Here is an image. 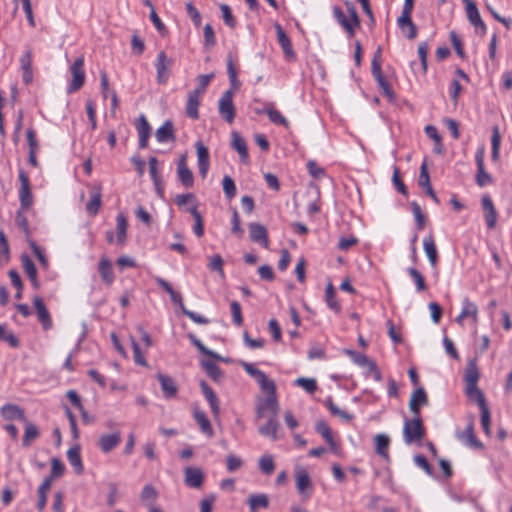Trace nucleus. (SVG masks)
I'll return each mask as SVG.
<instances>
[{"mask_svg":"<svg viewBox=\"0 0 512 512\" xmlns=\"http://www.w3.org/2000/svg\"><path fill=\"white\" fill-rule=\"evenodd\" d=\"M295 384L310 394L317 390V383L313 378L300 377L295 380Z\"/></svg>","mask_w":512,"mask_h":512,"instance_id":"obj_57","label":"nucleus"},{"mask_svg":"<svg viewBox=\"0 0 512 512\" xmlns=\"http://www.w3.org/2000/svg\"><path fill=\"white\" fill-rule=\"evenodd\" d=\"M466 7V14L470 23L476 28H480L482 33L486 32V25L480 17L478 8L473 0H462Z\"/></svg>","mask_w":512,"mask_h":512,"instance_id":"obj_15","label":"nucleus"},{"mask_svg":"<svg viewBox=\"0 0 512 512\" xmlns=\"http://www.w3.org/2000/svg\"><path fill=\"white\" fill-rule=\"evenodd\" d=\"M19 62L22 70L23 82L26 85H29L33 80L32 50L30 48L23 52L19 59Z\"/></svg>","mask_w":512,"mask_h":512,"instance_id":"obj_16","label":"nucleus"},{"mask_svg":"<svg viewBox=\"0 0 512 512\" xmlns=\"http://www.w3.org/2000/svg\"><path fill=\"white\" fill-rule=\"evenodd\" d=\"M480 373L477 367V363L475 359H471L465 369V386L466 385H477L479 380Z\"/></svg>","mask_w":512,"mask_h":512,"instance_id":"obj_38","label":"nucleus"},{"mask_svg":"<svg viewBox=\"0 0 512 512\" xmlns=\"http://www.w3.org/2000/svg\"><path fill=\"white\" fill-rule=\"evenodd\" d=\"M33 305L35 307L38 319L42 324L43 329H50L52 327V320L43 300L40 297L36 296L33 299Z\"/></svg>","mask_w":512,"mask_h":512,"instance_id":"obj_20","label":"nucleus"},{"mask_svg":"<svg viewBox=\"0 0 512 512\" xmlns=\"http://www.w3.org/2000/svg\"><path fill=\"white\" fill-rule=\"evenodd\" d=\"M397 24L401 31L406 35L408 39H414L417 35L416 26L410 18V22L406 23L401 21V17L398 18Z\"/></svg>","mask_w":512,"mask_h":512,"instance_id":"obj_55","label":"nucleus"},{"mask_svg":"<svg viewBox=\"0 0 512 512\" xmlns=\"http://www.w3.org/2000/svg\"><path fill=\"white\" fill-rule=\"evenodd\" d=\"M203 95L199 94V92L190 91L187 97L186 103V115L191 119H198L199 112L198 107L200 105L201 99Z\"/></svg>","mask_w":512,"mask_h":512,"instance_id":"obj_23","label":"nucleus"},{"mask_svg":"<svg viewBox=\"0 0 512 512\" xmlns=\"http://www.w3.org/2000/svg\"><path fill=\"white\" fill-rule=\"evenodd\" d=\"M485 148L481 146L477 149L475 154V161L477 165L476 183L480 187H484L492 183V177L485 170L484 165Z\"/></svg>","mask_w":512,"mask_h":512,"instance_id":"obj_7","label":"nucleus"},{"mask_svg":"<svg viewBox=\"0 0 512 512\" xmlns=\"http://www.w3.org/2000/svg\"><path fill=\"white\" fill-rule=\"evenodd\" d=\"M98 271L102 281L107 285L111 286L114 282V274L111 261L103 257L100 259L98 264Z\"/></svg>","mask_w":512,"mask_h":512,"instance_id":"obj_28","label":"nucleus"},{"mask_svg":"<svg viewBox=\"0 0 512 512\" xmlns=\"http://www.w3.org/2000/svg\"><path fill=\"white\" fill-rule=\"evenodd\" d=\"M408 273L413 278V280L415 281L416 290L418 292H423V291H425L427 289L424 277L422 276V274L417 269H415L413 267H410V268H408Z\"/></svg>","mask_w":512,"mask_h":512,"instance_id":"obj_61","label":"nucleus"},{"mask_svg":"<svg viewBox=\"0 0 512 512\" xmlns=\"http://www.w3.org/2000/svg\"><path fill=\"white\" fill-rule=\"evenodd\" d=\"M232 147L238 152L242 162L248 161V151L245 139L238 133L232 132Z\"/></svg>","mask_w":512,"mask_h":512,"instance_id":"obj_34","label":"nucleus"},{"mask_svg":"<svg viewBox=\"0 0 512 512\" xmlns=\"http://www.w3.org/2000/svg\"><path fill=\"white\" fill-rule=\"evenodd\" d=\"M52 485H50L49 480H43L40 486L38 487L37 494L38 500L36 503L37 510L39 512H43L46 504H47V495L50 491Z\"/></svg>","mask_w":512,"mask_h":512,"instance_id":"obj_39","label":"nucleus"},{"mask_svg":"<svg viewBox=\"0 0 512 512\" xmlns=\"http://www.w3.org/2000/svg\"><path fill=\"white\" fill-rule=\"evenodd\" d=\"M325 301L328 307L336 313H339L341 310V306L336 299V292L331 283H329L326 287L325 291Z\"/></svg>","mask_w":512,"mask_h":512,"instance_id":"obj_49","label":"nucleus"},{"mask_svg":"<svg viewBox=\"0 0 512 512\" xmlns=\"http://www.w3.org/2000/svg\"><path fill=\"white\" fill-rule=\"evenodd\" d=\"M263 392L267 394V397L258 404L257 416L262 417L266 412L270 413L271 416H277L279 411V404L276 398V385L274 384L273 392Z\"/></svg>","mask_w":512,"mask_h":512,"instance_id":"obj_6","label":"nucleus"},{"mask_svg":"<svg viewBox=\"0 0 512 512\" xmlns=\"http://www.w3.org/2000/svg\"><path fill=\"white\" fill-rule=\"evenodd\" d=\"M65 472V466L62 461L58 458L51 459V472L50 475L45 477L43 480H49L50 485H52L54 479L61 477Z\"/></svg>","mask_w":512,"mask_h":512,"instance_id":"obj_45","label":"nucleus"},{"mask_svg":"<svg viewBox=\"0 0 512 512\" xmlns=\"http://www.w3.org/2000/svg\"><path fill=\"white\" fill-rule=\"evenodd\" d=\"M418 184L420 187L425 189L427 194L429 193L430 189H433L430 183V177L425 163L421 165Z\"/></svg>","mask_w":512,"mask_h":512,"instance_id":"obj_58","label":"nucleus"},{"mask_svg":"<svg viewBox=\"0 0 512 512\" xmlns=\"http://www.w3.org/2000/svg\"><path fill=\"white\" fill-rule=\"evenodd\" d=\"M101 187L94 186L90 191V199L86 204V210L91 215H96L101 206Z\"/></svg>","mask_w":512,"mask_h":512,"instance_id":"obj_30","label":"nucleus"},{"mask_svg":"<svg viewBox=\"0 0 512 512\" xmlns=\"http://www.w3.org/2000/svg\"><path fill=\"white\" fill-rule=\"evenodd\" d=\"M137 131L139 135V148L144 149L148 145L151 134V126L144 115H141L138 119Z\"/></svg>","mask_w":512,"mask_h":512,"instance_id":"obj_25","label":"nucleus"},{"mask_svg":"<svg viewBox=\"0 0 512 512\" xmlns=\"http://www.w3.org/2000/svg\"><path fill=\"white\" fill-rule=\"evenodd\" d=\"M67 459L77 474H81L84 470L78 445L73 446L67 451Z\"/></svg>","mask_w":512,"mask_h":512,"instance_id":"obj_35","label":"nucleus"},{"mask_svg":"<svg viewBox=\"0 0 512 512\" xmlns=\"http://www.w3.org/2000/svg\"><path fill=\"white\" fill-rule=\"evenodd\" d=\"M425 436V428L420 416H413L405 420L403 427V438L406 444L419 443Z\"/></svg>","mask_w":512,"mask_h":512,"instance_id":"obj_1","label":"nucleus"},{"mask_svg":"<svg viewBox=\"0 0 512 512\" xmlns=\"http://www.w3.org/2000/svg\"><path fill=\"white\" fill-rule=\"evenodd\" d=\"M278 427L279 423L277 421V416H270L266 423L259 427V433L265 437L271 438L272 440H276Z\"/></svg>","mask_w":512,"mask_h":512,"instance_id":"obj_31","label":"nucleus"},{"mask_svg":"<svg viewBox=\"0 0 512 512\" xmlns=\"http://www.w3.org/2000/svg\"><path fill=\"white\" fill-rule=\"evenodd\" d=\"M26 138L28 144V153H37L40 150V143L37 139L36 131L30 127L26 131Z\"/></svg>","mask_w":512,"mask_h":512,"instance_id":"obj_51","label":"nucleus"},{"mask_svg":"<svg viewBox=\"0 0 512 512\" xmlns=\"http://www.w3.org/2000/svg\"><path fill=\"white\" fill-rule=\"evenodd\" d=\"M423 247L431 266H436L438 262V252L432 235L424 238Z\"/></svg>","mask_w":512,"mask_h":512,"instance_id":"obj_36","label":"nucleus"},{"mask_svg":"<svg viewBox=\"0 0 512 512\" xmlns=\"http://www.w3.org/2000/svg\"><path fill=\"white\" fill-rule=\"evenodd\" d=\"M295 480H296L297 490L301 494H303L308 488L311 487L310 477L305 470L297 471Z\"/></svg>","mask_w":512,"mask_h":512,"instance_id":"obj_50","label":"nucleus"},{"mask_svg":"<svg viewBox=\"0 0 512 512\" xmlns=\"http://www.w3.org/2000/svg\"><path fill=\"white\" fill-rule=\"evenodd\" d=\"M177 174L179 180L185 187H192L194 184V178L191 170L188 168L186 163V156H182L178 162Z\"/></svg>","mask_w":512,"mask_h":512,"instance_id":"obj_26","label":"nucleus"},{"mask_svg":"<svg viewBox=\"0 0 512 512\" xmlns=\"http://www.w3.org/2000/svg\"><path fill=\"white\" fill-rule=\"evenodd\" d=\"M25 423V432L22 440V445L24 447H29L34 440H36L40 433L36 425L28 422L26 420Z\"/></svg>","mask_w":512,"mask_h":512,"instance_id":"obj_42","label":"nucleus"},{"mask_svg":"<svg viewBox=\"0 0 512 512\" xmlns=\"http://www.w3.org/2000/svg\"><path fill=\"white\" fill-rule=\"evenodd\" d=\"M218 112L222 119L229 124L233 123L236 115L235 106L233 104L232 90L225 91L219 99Z\"/></svg>","mask_w":512,"mask_h":512,"instance_id":"obj_3","label":"nucleus"},{"mask_svg":"<svg viewBox=\"0 0 512 512\" xmlns=\"http://www.w3.org/2000/svg\"><path fill=\"white\" fill-rule=\"evenodd\" d=\"M376 453L381 457L388 458V447L390 439L385 434H378L375 436Z\"/></svg>","mask_w":512,"mask_h":512,"instance_id":"obj_48","label":"nucleus"},{"mask_svg":"<svg viewBox=\"0 0 512 512\" xmlns=\"http://www.w3.org/2000/svg\"><path fill=\"white\" fill-rule=\"evenodd\" d=\"M457 437L461 442L472 448H482V443L477 439L474 433V426L472 422L468 423L463 431L458 432Z\"/></svg>","mask_w":512,"mask_h":512,"instance_id":"obj_21","label":"nucleus"},{"mask_svg":"<svg viewBox=\"0 0 512 512\" xmlns=\"http://www.w3.org/2000/svg\"><path fill=\"white\" fill-rule=\"evenodd\" d=\"M481 203L486 225L489 229H493L497 222V211L492 199L488 195H484L482 196Z\"/></svg>","mask_w":512,"mask_h":512,"instance_id":"obj_17","label":"nucleus"},{"mask_svg":"<svg viewBox=\"0 0 512 512\" xmlns=\"http://www.w3.org/2000/svg\"><path fill=\"white\" fill-rule=\"evenodd\" d=\"M20 190L19 200L22 209H29L33 204V196L31 193L30 182L23 170L19 172Z\"/></svg>","mask_w":512,"mask_h":512,"instance_id":"obj_8","label":"nucleus"},{"mask_svg":"<svg viewBox=\"0 0 512 512\" xmlns=\"http://www.w3.org/2000/svg\"><path fill=\"white\" fill-rule=\"evenodd\" d=\"M156 377L160 383L161 390H162L165 398H167V399L174 398L178 392V388H177V385H176L174 379L169 376H166L162 373H158L156 375Z\"/></svg>","mask_w":512,"mask_h":512,"instance_id":"obj_22","label":"nucleus"},{"mask_svg":"<svg viewBox=\"0 0 512 512\" xmlns=\"http://www.w3.org/2000/svg\"><path fill=\"white\" fill-rule=\"evenodd\" d=\"M275 30L277 33L278 43L280 44L283 50L285 58L288 60L294 59L295 53L288 35L285 33L281 25L278 23L275 24Z\"/></svg>","mask_w":512,"mask_h":512,"instance_id":"obj_19","label":"nucleus"},{"mask_svg":"<svg viewBox=\"0 0 512 512\" xmlns=\"http://www.w3.org/2000/svg\"><path fill=\"white\" fill-rule=\"evenodd\" d=\"M0 415L5 421L19 420L26 422L25 411L17 404H4L0 408Z\"/></svg>","mask_w":512,"mask_h":512,"instance_id":"obj_10","label":"nucleus"},{"mask_svg":"<svg viewBox=\"0 0 512 512\" xmlns=\"http://www.w3.org/2000/svg\"><path fill=\"white\" fill-rule=\"evenodd\" d=\"M411 210L416 220V226L419 230H422L425 226L426 217L423 214L420 205L413 201L411 203Z\"/></svg>","mask_w":512,"mask_h":512,"instance_id":"obj_56","label":"nucleus"},{"mask_svg":"<svg viewBox=\"0 0 512 512\" xmlns=\"http://www.w3.org/2000/svg\"><path fill=\"white\" fill-rule=\"evenodd\" d=\"M72 81L68 87V93L78 91L85 82L84 58L78 57L70 67Z\"/></svg>","mask_w":512,"mask_h":512,"instance_id":"obj_4","label":"nucleus"},{"mask_svg":"<svg viewBox=\"0 0 512 512\" xmlns=\"http://www.w3.org/2000/svg\"><path fill=\"white\" fill-rule=\"evenodd\" d=\"M174 58L169 57L164 50H161L156 57V82L159 85H165L172 75Z\"/></svg>","mask_w":512,"mask_h":512,"instance_id":"obj_2","label":"nucleus"},{"mask_svg":"<svg viewBox=\"0 0 512 512\" xmlns=\"http://www.w3.org/2000/svg\"><path fill=\"white\" fill-rule=\"evenodd\" d=\"M347 354L351 357L353 362L360 367L369 369L375 363L374 361L370 360L367 356L352 350H348Z\"/></svg>","mask_w":512,"mask_h":512,"instance_id":"obj_53","label":"nucleus"},{"mask_svg":"<svg viewBox=\"0 0 512 512\" xmlns=\"http://www.w3.org/2000/svg\"><path fill=\"white\" fill-rule=\"evenodd\" d=\"M206 373L211 377L214 381H219L222 378L221 369L213 362H205L203 363Z\"/></svg>","mask_w":512,"mask_h":512,"instance_id":"obj_62","label":"nucleus"},{"mask_svg":"<svg viewBox=\"0 0 512 512\" xmlns=\"http://www.w3.org/2000/svg\"><path fill=\"white\" fill-rule=\"evenodd\" d=\"M200 388H201V391H202L205 399L210 404V407H211L214 417H218L219 413H220V406H219V401H218L216 394L214 393V391L211 389V387L205 381L200 382Z\"/></svg>","mask_w":512,"mask_h":512,"instance_id":"obj_27","label":"nucleus"},{"mask_svg":"<svg viewBox=\"0 0 512 512\" xmlns=\"http://www.w3.org/2000/svg\"><path fill=\"white\" fill-rule=\"evenodd\" d=\"M21 260L23 269L27 276L29 277V279L31 280L33 287L38 288L39 284L37 280V269L35 264L27 255H23Z\"/></svg>","mask_w":512,"mask_h":512,"instance_id":"obj_40","label":"nucleus"},{"mask_svg":"<svg viewBox=\"0 0 512 512\" xmlns=\"http://www.w3.org/2000/svg\"><path fill=\"white\" fill-rule=\"evenodd\" d=\"M155 137L158 142L164 143L174 141V127L171 121H166L161 127L156 130Z\"/></svg>","mask_w":512,"mask_h":512,"instance_id":"obj_33","label":"nucleus"},{"mask_svg":"<svg viewBox=\"0 0 512 512\" xmlns=\"http://www.w3.org/2000/svg\"><path fill=\"white\" fill-rule=\"evenodd\" d=\"M500 145H501V136L499 133V128L494 126L492 129L491 135V159L493 162H498L500 159Z\"/></svg>","mask_w":512,"mask_h":512,"instance_id":"obj_43","label":"nucleus"},{"mask_svg":"<svg viewBox=\"0 0 512 512\" xmlns=\"http://www.w3.org/2000/svg\"><path fill=\"white\" fill-rule=\"evenodd\" d=\"M195 148L197 153L199 174L202 178H206L210 167L208 148L201 141L196 142Z\"/></svg>","mask_w":512,"mask_h":512,"instance_id":"obj_11","label":"nucleus"},{"mask_svg":"<svg viewBox=\"0 0 512 512\" xmlns=\"http://www.w3.org/2000/svg\"><path fill=\"white\" fill-rule=\"evenodd\" d=\"M465 318H470L473 323L478 321V307L474 302H471L468 298H464L462 301V310L456 318V322L459 325H463Z\"/></svg>","mask_w":512,"mask_h":512,"instance_id":"obj_14","label":"nucleus"},{"mask_svg":"<svg viewBox=\"0 0 512 512\" xmlns=\"http://www.w3.org/2000/svg\"><path fill=\"white\" fill-rule=\"evenodd\" d=\"M259 467L263 473L271 474L275 469L273 458L270 455L262 456L259 460Z\"/></svg>","mask_w":512,"mask_h":512,"instance_id":"obj_63","label":"nucleus"},{"mask_svg":"<svg viewBox=\"0 0 512 512\" xmlns=\"http://www.w3.org/2000/svg\"><path fill=\"white\" fill-rule=\"evenodd\" d=\"M247 504L250 512H259L260 509H267L269 507V497L264 493L251 494L247 498Z\"/></svg>","mask_w":512,"mask_h":512,"instance_id":"obj_29","label":"nucleus"},{"mask_svg":"<svg viewBox=\"0 0 512 512\" xmlns=\"http://www.w3.org/2000/svg\"><path fill=\"white\" fill-rule=\"evenodd\" d=\"M262 112L267 114L272 123L285 127L288 126L286 118L272 104L267 105Z\"/></svg>","mask_w":512,"mask_h":512,"instance_id":"obj_44","label":"nucleus"},{"mask_svg":"<svg viewBox=\"0 0 512 512\" xmlns=\"http://www.w3.org/2000/svg\"><path fill=\"white\" fill-rule=\"evenodd\" d=\"M249 234L253 242L263 245L265 248L268 247V236L266 228L258 223H251L249 225Z\"/></svg>","mask_w":512,"mask_h":512,"instance_id":"obj_24","label":"nucleus"},{"mask_svg":"<svg viewBox=\"0 0 512 512\" xmlns=\"http://www.w3.org/2000/svg\"><path fill=\"white\" fill-rule=\"evenodd\" d=\"M175 202L178 206L186 208H190L192 205L197 204L195 196L192 193L180 194L176 196Z\"/></svg>","mask_w":512,"mask_h":512,"instance_id":"obj_60","label":"nucleus"},{"mask_svg":"<svg viewBox=\"0 0 512 512\" xmlns=\"http://www.w3.org/2000/svg\"><path fill=\"white\" fill-rule=\"evenodd\" d=\"M213 78V74H202L197 77V87L193 90L194 92H199V94L204 95L206 88L208 87L211 79Z\"/></svg>","mask_w":512,"mask_h":512,"instance_id":"obj_64","label":"nucleus"},{"mask_svg":"<svg viewBox=\"0 0 512 512\" xmlns=\"http://www.w3.org/2000/svg\"><path fill=\"white\" fill-rule=\"evenodd\" d=\"M333 15L337 22L347 31L349 36L354 35V28L356 27L352 21L344 14L339 6L333 7Z\"/></svg>","mask_w":512,"mask_h":512,"instance_id":"obj_37","label":"nucleus"},{"mask_svg":"<svg viewBox=\"0 0 512 512\" xmlns=\"http://www.w3.org/2000/svg\"><path fill=\"white\" fill-rule=\"evenodd\" d=\"M465 393L470 400L477 402V404L479 405V408L487 405L485 402L484 394L478 388L477 385H466Z\"/></svg>","mask_w":512,"mask_h":512,"instance_id":"obj_47","label":"nucleus"},{"mask_svg":"<svg viewBox=\"0 0 512 512\" xmlns=\"http://www.w3.org/2000/svg\"><path fill=\"white\" fill-rule=\"evenodd\" d=\"M223 191L227 199L231 200L236 195V186L230 176H224L222 180Z\"/></svg>","mask_w":512,"mask_h":512,"instance_id":"obj_59","label":"nucleus"},{"mask_svg":"<svg viewBox=\"0 0 512 512\" xmlns=\"http://www.w3.org/2000/svg\"><path fill=\"white\" fill-rule=\"evenodd\" d=\"M198 205L194 204L190 208H186L185 212H189L195 221V224L193 226V232L197 237H202L204 234V226H203V219L201 214L197 210Z\"/></svg>","mask_w":512,"mask_h":512,"instance_id":"obj_41","label":"nucleus"},{"mask_svg":"<svg viewBox=\"0 0 512 512\" xmlns=\"http://www.w3.org/2000/svg\"><path fill=\"white\" fill-rule=\"evenodd\" d=\"M315 430L324 438V440L329 445L330 450L335 455L340 456L341 455V447L334 440L332 431H331L330 427L327 425V423L323 420L317 421V423L315 425Z\"/></svg>","mask_w":512,"mask_h":512,"instance_id":"obj_9","label":"nucleus"},{"mask_svg":"<svg viewBox=\"0 0 512 512\" xmlns=\"http://www.w3.org/2000/svg\"><path fill=\"white\" fill-rule=\"evenodd\" d=\"M193 416L195 421L199 425L201 432L207 435L208 437H212L214 434L213 428L204 411L200 409H194Z\"/></svg>","mask_w":512,"mask_h":512,"instance_id":"obj_32","label":"nucleus"},{"mask_svg":"<svg viewBox=\"0 0 512 512\" xmlns=\"http://www.w3.org/2000/svg\"><path fill=\"white\" fill-rule=\"evenodd\" d=\"M204 481V473L199 467H187L184 469V483L191 488H201Z\"/></svg>","mask_w":512,"mask_h":512,"instance_id":"obj_12","label":"nucleus"},{"mask_svg":"<svg viewBox=\"0 0 512 512\" xmlns=\"http://www.w3.org/2000/svg\"><path fill=\"white\" fill-rule=\"evenodd\" d=\"M242 367L247 374L256 380L262 391L273 392L274 381L269 379L263 371L257 369L253 364L247 362H243Z\"/></svg>","mask_w":512,"mask_h":512,"instance_id":"obj_5","label":"nucleus"},{"mask_svg":"<svg viewBox=\"0 0 512 512\" xmlns=\"http://www.w3.org/2000/svg\"><path fill=\"white\" fill-rule=\"evenodd\" d=\"M149 172L153 183L156 187V190L159 194L162 193L161 181L158 177V161L155 157H151L149 159Z\"/></svg>","mask_w":512,"mask_h":512,"instance_id":"obj_52","label":"nucleus"},{"mask_svg":"<svg viewBox=\"0 0 512 512\" xmlns=\"http://www.w3.org/2000/svg\"><path fill=\"white\" fill-rule=\"evenodd\" d=\"M117 222V243L119 245H123L126 240V233H127V219L126 216L123 213H119L116 218Z\"/></svg>","mask_w":512,"mask_h":512,"instance_id":"obj_46","label":"nucleus"},{"mask_svg":"<svg viewBox=\"0 0 512 512\" xmlns=\"http://www.w3.org/2000/svg\"><path fill=\"white\" fill-rule=\"evenodd\" d=\"M121 442L120 431H115L109 434H103L98 440V446L103 453H109Z\"/></svg>","mask_w":512,"mask_h":512,"instance_id":"obj_18","label":"nucleus"},{"mask_svg":"<svg viewBox=\"0 0 512 512\" xmlns=\"http://www.w3.org/2000/svg\"><path fill=\"white\" fill-rule=\"evenodd\" d=\"M207 266H208V269H210L211 271L218 272V274L221 278L225 277L224 269H223L224 260L220 255L217 254V255L210 257L209 263Z\"/></svg>","mask_w":512,"mask_h":512,"instance_id":"obj_54","label":"nucleus"},{"mask_svg":"<svg viewBox=\"0 0 512 512\" xmlns=\"http://www.w3.org/2000/svg\"><path fill=\"white\" fill-rule=\"evenodd\" d=\"M428 404V396L423 387L417 388L410 397L409 409L413 416H420V408Z\"/></svg>","mask_w":512,"mask_h":512,"instance_id":"obj_13","label":"nucleus"}]
</instances>
